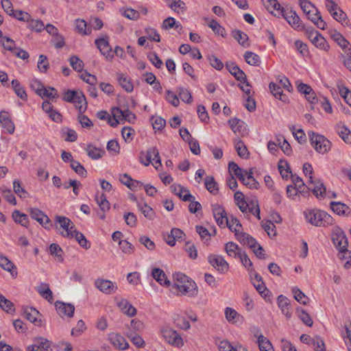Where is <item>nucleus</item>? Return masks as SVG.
Returning a JSON list of instances; mask_svg holds the SVG:
<instances>
[{
	"instance_id": "f257e3e1",
	"label": "nucleus",
	"mask_w": 351,
	"mask_h": 351,
	"mask_svg": "<svg viewBox=\"0 0 351 351\" xmlns=\"http://www.w3.org/2000/svg\"><path fill=\"white\" fill-rule=\"evenodd\" d=\"M304 215L308 222L315 226H328L334 223L332 216L322 210H310L304 212Z\"/></svg>"
},
{
	"instance_id": "f03ea898",
	"label": "nucleus",
	"mask_w": 351,
	"mask_h": 351,
	"mask_svg": "<svg viewBox=\"0 0 351 351\" xmlns=\"http://www.w3.org/2000/svg\"><path fill=\"white\" fill-rule=\"evenodd\" d=\"M174 285L182 294L195 296L197 293V287L195 282L189 280L185 275L178 274Z\"/></svg>"
},
{
	"instance_id": "7ed1b4c3",
	"label": "nucleus",
	"mask_w": 351,
	"mask_h": 351,
	"mask_svg": "<svg viewBox=\"0 0 351 351\" xmlns=\"http://www.w3.org/2000/svg\"><path fill=\"white\" fill-rule=\"evenodd\" d=\"M62 99L65 101L73 103L79 112L84 113L87 108V101L82 92L68 90L64 92Z\"/></svg>"
},
{
	"instance_id": "20e7f679",
	"label": "nucleus",
	"mask_w": 351,
	"mask_h": 351,
	"mask_svg": "<svg viewBox=\"0 0 351 351\" xmlns=\"http://www.w3.org/2000/svg\"><path fill=\"white\" fill-rule=\"evenodd\" d=\"M308 134L311 144L317 152L325 154L330 150L331 143L324 136L312 131L308 132Z\"/></svg>"
},
{
	"instance_id": "39448f33",
	"label": "nucleus",
	"mask_w": 351,
	"mask_h": 351,
	"mask_svg": "<svg viewBox=\"0 0 351 351\" xmlns=\"http://www.w3.org/2000/svg\"><path fill=\"white\" fill-rule=\"evenodd\" d=\"M326 8L334 19L341 23L343 26H348L349 21L344 12L334 0H327Z\"/></svg>"
},
{
	"instance_id": "423d86ee",
	"label": "nucleus",
	"mask_w": 351,
	"mask_h": 351,
	"mask_svg": "<svg viewBox=\"0 0 351 351\" xmlns=\"http://www.w3.org/2000/svg\"><path fill=\"white\" fill-rule=\"evenodd\" d=\"M160 332L162 336L171 346L176 348H181L184 345V341L179 333L172 328L165 326L161 328Z\"/></svg>"
},
{
	"instance_id": "0eeeda50",
	"label": "nucleus",
	"mask_w": 351,
	"mask_h": 351,
	"mask_svg": "<svg viewBox=\"0 0 351 351\" xmlns=\"http://www.w3.org/2000/svg\"><path fill=\"white\" fill-rule=\"evenodd\" d=\"M279 15L282 16L294 29L298 31L304 29V25L302 23V21L300 20L295 11L293 10L291 8L290 10L288 8L281 10L279 12Z\"/></svg>"
},
{
	"instance_id": "6e6552de",
	"label": "nucleus",
	"mask_w": 351,
	"mask_h": 351,
	"mask_svg": "<svg viewBox=\"0 0 351 351\" xmlns=\"http://www.w3.org/2000/svg\"><path fill=\"white\" fill-rule=\"evenodd\" d=\"M209 263L219 273L224 274L229 269V264L223 256L218 254H210L208 256Z\"/></svg>"
},
{
	"instance_id": "1a4fd4ad",
	"label": "nucleus",
	"mask_w": 351,
	"mask_h": 351,
	"mask_svg": "<svg viewBox=\"0 0 351 351\" xmlns=\"http://www.w3.org/2000/svg\"><path fill=\"white\" fill-rule=\"evenodd\" d=\"M31 217L36 220L44 228L50 230L53 226L51 219L42 210L32 208L29 209Z\"/></svg>"
},
{
	"instance_id": "9d476101",
	"label": "nucleus",
	"mask_w": 351,
	"mask_h": 351,
	"mask_svg": "<svg viewBox=\"0 0 351 351\" xmlns=\"http://www.w3.org/2000/svg\"><path fill=\"white\" fill-rule=\"evenodd\" d=\"M332 241L339 251L348 248V241L347 237L344 232L339 227L332 233Z\"/></svg>"
},
{
	"instance_id": "9b49d317",
	"label": "nucleus",
	"mask_w": 351,
	"mask_h": 351,
	"mask_svg": "<svg viewBox=\"0 0 351 351\" xmlns=\"http://www.w3.org/2000/svg\"><path fill=\"white\" fill-rule=\"evenodd\" d=\"M55 306L58 314L61 317L71 318L73 317L75 306L73 304L58 300L55 302Z\"/></svg>"
},
{
	"instance_id": "f8f14e48",
	"label": "nucleus",
	"mask_w": 351,
	"mask_h": 351,
	"mask_svg": "<svg viewBox=\"0 0 351 351\" xmlns=\"http://www.w3.org/2000/svg\"><path fill=\"white\" fill-rule=\"evenodd\" d=\"M55 221L60 224V228L64 229L65 232H62V236L64 237H69L72 236V231L75 227L73 222L67 217L64 216L56 215L55 217Z\"/></svg>"
},
{
	"instance_id": "ddd939ff",
	"label": "nucleus",
	"mask_w": 351,
	"mask_h": 351,
	"mask_svg": "<svg viewBox=\"0 0 351 351\" xmlns=\"http://www.w3.org/2000/svg\"><path fill=\"white\" fill-rule=\"evenodd\" d=\"M95 44L99 51L106 56V59L112 60L114 57L112 53V48L108 42V37L97 38L95 41Z\"/></svg>"
},
{
	"instance_id": "4468645a",
	"label": "nucleus",
	"mask_w": 351,
	"mask_h": 351,
	"mask_svg": "<svg viewBox=\"0 0 351 351\" xmlns=\"http://www.w3.org/2000/svg\"><path fill=\"white\" fill-rule=\"evenodd\" d=\"M35 83L37 84L38 88L36 89V93L40 96L42 98L47 97L51 99H56L58 98V91L53 87H48L47 88L43 86V84L35 80Z\"/></svg>"
},
{
	"instance_id": "2eb2a0df",
	"label": "nucleus",
	"mask_w": 351,
	"mask_h": 351,
	"mask_svg": "<svg viewBox=\"0 0 351 351\" xmlns=\"http://www.w3.org/2000/svg\"><path fill=\"white\" fill-rule=\"evenodd\" d=\"M95 287L106 294L114 293L117 290L116 283L108 280L97 279L95 282Z\"/></svg>"
},
{
	"instance_id": "dca6fc26",
	"label": "nucleus",
	"mask_w": 351,
	"mask_h": 351,
	"mask_svg": "<svg viewBox=\"0 0 351 351\" xmlns=\"http://www.w3.org/2000/svg\"><path fill=\"white\" fill-rule=\"evenodd\" d=\"M227 70L240 82H246V75L234 62H227Z\"/></svg>"
},
{
	"instance_id": "f3484780",
	"label": "nucleus",
	"mask_w": 351,
	"mask_h": 351,
	"mask_svg": "<svg viewBox=\"0 0 351 351\" xmlns=\"http://www.w3.org/2000/svg\"><path fill=\"white\" fill-rule=\"evenodd\" d=\"M213 213L217 223L221 227L229 225L227 214L223 207L215 206L213 208Z\"/></svg>"
},
{
	"instance_id": "a211bd4d",
	"label": "nucleus",
	"mask_w": 351,
	"mask_h": 351,
	"mask_svg": "<svg viewBox=\"0 0 351 351\" xmlns=\"http://www.w3.org/2000/svg\"><path fill=\"white\" fill-rule=\"evenodd\" d=\"M24 317L30 322L34 323L36 326H42V320L39 318L41 316L39 311L36 308L30 307L24 309Z\"/></svg>"
},
{
	"instance_id": "6ab92c4d",
	"label": "nucleus",
	"mask_w": 351,
	"mask_h": 351,
	"mask_svg": "<svg viewBox=\"0 0 351 351\" xmlns=\"http://www.w3.org/2000/svg\"><path fill=\"white\" fill-rule=\"evenodd\" d=\"M109 340L110 343L117 348L119 350H126L129 348V343L126 341L125 339L119 334L110 333L109 335Z\"/></svg>"
},
{
	"instance_id": "aec40b11",
	"label": "nucleus",
	"mask_w": 351,
	"mask_h": 351,
	"mask_svg": "<svg viewBox=\"0 0 351 351\" xmlns=\"http://www.w3.org/2000/svg\"><path fill=\"white\" fill-rule=\"evenodd\" d=\"M330 207L335 213L340 216H348L351 213L350 208L340 202H331Z\"/></svg>"
},
{
	"instance_id": "412c9836",
	"label": "nucleus",
	"mask_w": 351,
	"mask_h": 351,
	"mask_svg": "<svg viewBox=\"0 0 351 351\" xmlns=\"http://www.w3.org/2000/svg\"><path fill=\"white\" fill-rule=\"evenodd\" d=\"M0 123L1 125L5 128L9 134L14 133L15 127L7 112H0Z\"/></svg>"
},
{
	"instance_id": "4be33fe9",
	"label": "nucleus",
	"mask_w": 351,
	"mask_h": 351,
	"mask_svg": "<svg viewBox=\"0 0 351 351\" xmlns=\"http://www.w3.org/2000/svg\"><path fill=\"white\" fill-rule=\"evenodd\" d=\"M278 307L280 308L282 313L287 317L291 316V306L289 300L287 297L280 295L277 298Z\"/></svg>"
},
{
	"instance_id": "5701e85b",
	"label": "nucleus",
	"mask_w": 351,
	"mask_h": 351,
	"mask_svg": "<svg viewBox=\"0 0 351 351\" xmlns=\"http://www.w3.org/2000/svg\"><path fill=\"white\" fill-rule=\"evenodd\" d=\"M152 277L161 285L169 287L170 281L168 280L167 275L160 268H154L152 271Z\"/></svg>"
},
{
	"instance_id": "b1692460",
	"label": "nucleus",
	"mask_w": 351,
	"mask_h": 351,
	"mask_svg": "<svg viewBox=\"0 0 351 351\" xmlns=\"http://www.w3.org/2000/svg\"><path fill=\"white\" fill-rule=\"evenodd\" d=\"M122 313L129 317H134L136 314V309L126 299H121L117 304Z\"/></svg>"
},
{
	"instance_id": "393cba45",
	"label": "nucleus",
	"mask_w": 351,
	"mask_h": 351,
	"mask_svg": "<svg viewBox=\"0 0 351 351\" xmlns=\"http://www.w3.org/2000/svg\"><path fill=\"white\" fill-rule=\"evenodd\" d=\"M236 237L240 241V243L247 245L251 249L256 247V245L258 244L255 239H254L247 233L243 232L237 233Z\"/></svg>"
},
{
	"instance_id": "a878e982",
	"label": "nucleus",
	"mask_w": 351,
	"mask_h": 351,
	"mask_svg": "<svg viewBox=\"0 0 351 351\" xmlns=\"http://www.w3.org/2000/svg\"><path fill=\"white\" fill-rule=\"evenodd\" d=\"M117 81L121 88L128 93L132 92L134 86L131 82L130 77L128 75H124L123 73H117Z\"/></svg>"
},
{
	"instance_id": "bb28decb",
	"label": "nucleus",
	"mask_w": 351,
	"mask_h": 351,
	"mask_svg": "<svg viewBox=\"0 0 351 351\" xmlns=\"http://www.w3.org/2000/svg\"><path fill=\"white\" fill-rule=\"evenodd\" d=\"M0 267L4 270L10 272L13 277H16L17 276V271L16 270L13 271L14 269H16V266L8 258V257L3 254H0Z\"/></svg>"
},
{
	"instance_id": "cd10ccee",
	"label": "nucleus",
	"mask_w": 351,
	"mask_h": 351,
	"mask_svg": "<svg viewBox=\"0 0 351 351\" xmlns=\"http://www.w3.org/2000/svg\"><path fill=\"white\" fill-rule=\"evenodd\" d=\"M311 42L317 47L326 51L329 50L330 46L326 40L317 32V34L312 38Z\"/></svg>"
},
{
	"instance_id": "c85d7f7f",
	"label": "nucleus",
	"mask_w": 351,
	"mask_h": 351,
	"mask_svg": "<svg viewBox=\"0 0 351 351\" xmlns=\"http://www.w3.org/2000/svg\"><path fill=\"white\" fill-rule=\"evenodd\" d=\"M271 93L276 98L283 102L288 101V97L282 93V88L274 82H271L269 85Z\"/></svg>"
},
{
	"instance_id": "c756f323",
	"label": "nucleus",
	"mask_w": 351,
	"mask_h": 351,
	"mask_svg": "<svg viewBox=\"0 0 351 351\" xmlns=\"http://www.w3.org/2000/svg\"><path fill=\"white\" fill-rule=\"evenodd\" d=\"M37 291L46 300L49 302H52L53 293L49 289V286L47 283H40V285L37 287Z\"/></svg>"
},
{
	"instance_id": "7c9ffc66",
	"label": "nucleus",
	"mask_w": 351,
	"mask_h": 351,
	"mask_svg": "<svg viewBox=\"0 0 351 351\" xmlns=\"http://www.w3.org/2000/svg\"><path fill=\"white\" fill-rule=\"evenodd\" d=\"M225 251L229 256L237 258L242 252L241 249L235 243L232 241L226 243Z\"/></svg>"
},
{
	"instance_id": "2f4dec72",
	"label": "nucleus",
	"mask_w": 351,
	"mask_h": 351,
	"mask_svg": "<svg viewBox=\"0 0 351 351\" xmlns=\"http://www.w3.org/2000/svg\"><path fill=\"white\" fill-rule=\"evenodd\" d=\"M73 237H75L79 245L84 249L88 250L90 247V243L86 240L84 235L75 228L72 231V236H69L68 238Z\"/></svg>"
},
{
	"instance_id": "473e14b6",
	"label": "nucleus",
	"mask_w": 351,
	"mask_h": 351,
	"mask_svg": "<svg viewBox=\"0 0 351 351\" xmlns=\"http://www.w3.org/2000/svg\"><path fill=\"white\" fill-rule=\"evenodd\" d=\"M232 36L243 47H247L250 46L248 43V36L241 30L234 29L232 31Z\"/></svg>"
},
{
	"instance_id": "72a5a7b5",
	"label": "nucleus",
	"mask_w": 351,
	"mask_h": 351,
	"mask_svg": "<svg viewBox=\"0 0 351 351\" xmlns=\"http://www.w3.org/2000/svg\"><path fill=\"white\" fill-rule=\"evenodd\" d=\"M205 186L213 195H216L219 192V185L213 176H208L205 178Z\"/></svg>"
},
{
	"instance_id": "f704fd0d",
	"label": "nucleus",
	"mask_w": 351,
	"mask_h": 351,
	"mask_svg": "<svg viewBox=\"0 0 351 351\" xmlns=\"http://www.w3.org/2000/svg\"><path fill=\"white\" fill-rule=\"evenodd\" d=\"M11 84L16 95L23 101H26L27 99V93L24 88L21 85L19 81L18 80H13Z\"/></svg>"
},
{
	"instance_id": "c9c22d12",
	"label": "nucleus",
	"mask_w": 351,
	"mask_h": 351,
	"mask_svg": "<svg viewBox=\"0 0 351 351\" xmlns=\"http://www.w3.org/2000/svg\"><path fill=\"white\" fill-rule=\"evenodd\" d=\"M185 236L184 232L180 228H173L171 229L170 232L171 240L167 241V244L170 246H174L176 245V241H180L182 239L183 237Z\"/></svg>"
},
{
	"instance_id": "e433bc0d",
	"label": "nucleus",
	"mask_w": 351,
	"mask_h": 351,
	"mask_svg": "<svg viewBox=\"0 0 351 351\" xmlns=\"http://www.w3.org/2000/svg\"><path fill=\"white\" fill-rule=\"evenodd\" d=\"M86 150L88 156L93 160H97L100 158L105 153L104 149L97 148L91 144L87 146Z\"/></svg>"
},
{
	"instance_id": "4c0bfd02",
	"label": "nucleus",
	"mask_w": 351,
	"mask_h": 351,
	"mask_svg": "<svg viewBox=\"0 0 351 351\" xmlns=\"http://www.w3.org/2000/svg\"><path fill=\"white\" fill-rule=\"evenodd\" d=\"M336 130L345 143H351V132L346 126L338 125Z\"/></svg>"
},
{
	"instance_id": "58836bf2",
	"label": "nucleus",
	"mask_w": 351,
	"mask_h": 351,
	"mask_svg": "<svg viewBox=\"0 0 351 351\" xmlns=\"http://www.w3.org/2000/svg\"><path fill=\"white\" fill-rule=\"evenodd\" d=\"M258 344L260 351H274L270 341L261 334L258 335Z\"/></svg>"
},
{
	"instance_id": "ea45409f",
	"label": "nucleus",
	"mask_w": 351,
	"mask_h": 351,
	"mask_svg": "<svg viewBox=\"0 0 351 351\" xmlns=\"http://www.w3.org/2000/svg\"><path fill=\"white\" fill-rule=\"evenodd\" d=\"M330 33V37L332 38V39L336 42L339 46L340 47H345V45H348L349 44V41L347 40L343 36L341 33H339V32H337V30L335 29H331L330 30L329 32Z\"/></svg>"
},
{
	"instance_id": "a19ab883",
	"label": "nucleus",
	"mask_w": 351,
	"mask_h": 351,
	"mask_svg": "<svg viewBox=\"0 0 351 351\" xmlns=\"http://www.w3.org/2000/svg\"><path fill=\"white\" fill-rule=\"evenodd\" d=\"M12 217L16 223L26 227L29 223V219L27 215L21 213L19 210H14L12 213Z\"/></svg>"
},
{
	"instance_id": "79ce46f5",
	"label": "nucleus",
	"mask_w": 351,
	"mask_h": 351,
	"mask_svg": "<svg viewBox=\"0 0 351 351\" xmlns=\"http://www.w3.org/2000/svg\"><path fill=\"white\" fill-rule=\"evenodd\" d=\"M234 147L237 152L238 155L241 158H247L248 157L249 152L247 151L246 146L244 145V143L241 140H235Z\"/></svg>"
},
{
	"instance_id": "37998d69",
	"label": "nucleus",
	"mask_w": 351,
	"mask_h": 351,
	"mask_svg": "<svg viewBox=\"0 0 351 351\" xmlns=\"http://www.w3.org/2000/svg\"><path fill=\"white\" fill-rule=\"evenodd\" d=\"M0 44L5 50L9 51L12 53L16 51L17 48L15 41L8 36L2 38V39L0 40Z\"/></svg>"
},
{
	"instance_id": "c03bdc74",
	"label": "nucleus",
	"mask_w": 351,
	"mask_h": 351,
	"mask_svg": "<svg viewBox=\"0 0 351 351\" xmlns=\"http://www.w3.org/2000/svg\"><path fill=\"white\" fill-rule=\"evenodd\" d=\"M153 149H157L156 147L149 148L146 152H141L140 156L141 162L145 166H148L152 160L154 156Z\"/></svg>"
},
{
	"instance_id": "a18cd8bd",
	"label": "nucleus",
	"mask_w": 351,
	"mask_h": 351,
	"mask_svg": "<svg viewBox=\"0 0 351 351\" xmlns=\"http://www.w3.org/2000/svg\"><path fill=\"white\" fill-rule=\"evenodd\" d=\"M0 306L8 313H12L14 312V304L9 300L6 299L2 294L0 293Z\"/></svg>"
},
{
	"instance_id": "49530a36",
	"label": "nucleus",
	"mask_w": 351,
	"mask_h": 351,
	"mask_svg": "<svg viewBox=\"0 0 351 351\" xmlns=\"http://www.w3.org/2000/svg\"><path fill=\"white\" fill-rule=\"evenodd\" d=\"M208 27L211 28L216 34L220 35L223 38L226 37L227 34L225 28L220 25L216 20H211L208 24Z\"/></svg>"
},
{
	"instance_id": "de8ad7c7",
	"label": "nucleus",
	"mask_w": 351,
	"mask_h": 351,
	"mask_svg": "<svg viewBox=\"0 0 351 351\" xmlns=\"http://www.w3.org/2000/svg\"><path fill=\"white\" fill-rule=\"evenodd\" d=\"M299 4L302 11L306 15L310 14L311 12H316V10H318L312 3L307 0H299Z\"/></svg>"
},
{
	"instance_id": "09e8293b",
	"label": "nucleus",
	"mask_w": 351,
	"mask_h": 351,
	"mask_svg": "<svg viewBox=\"0 0 351 351\" xmlns=\"http://www.w3.org/2000/svg\"><path fill=\"white\" fill-rule=\"evenodd\" d=\"M291 180L294 184L293 187L299 191L300 193H303L305 192L306 188H307L303 182V180L298 176L295 174L291 175Z\"/></svg>"
},
{
	"instance_id": "8fccbe9b",
	"label": "nucleus",
	"mask_w": 351,
	"mask_h": 351,
	"mask_svg": "<svg viewBox=\"0 0 351 351\" xmlns=\"http://www.w3.org/2000/svg\"><path fill=\"white\" fill-rule=\"evenodd\" d=\"M244 58L247 64L252 66H258L261 62L260 57L252 51H246L244 54Z\"/></svg>"
},
{
	"instance_id": "3c124183",
	"label": "nucleus",
	"mask_w": 351,
	"mask_h": 351,
	"mask_svg": "<svg viewBox=\"0 0 351 351\" xmlns=\"http://www.w3.org/2000/svg\"><path fill=\"white\" fill-rule=\"evenodd\" d=\"M137 206L146 218L152 219L154 217L155 213L154 210L147 204L144 203L143 204H141L137 202Z\"/></svg>"
},
{
	"instance_id": "603ef678",
	"label": "nucleus",
	"mask_w": 351,
	"mask_h": 351,
	"mask_svg": "<svg viewBox=\"0 0 351 351\" xmlns=\"http://www.w3.org/2000/svg\"><path fill=\"white\" fill-rule=\"evenodd\" d=\"M338 257L341 260H345L344 263L345 268H350L351 267V251L346 250H339L338 253Z\"/></svg>"
},
{
	"instance_id": "864d4df0",
	"label": "nucleus",
	"mask_w": 351,
	"mask_h": 351,
	"mask_svg": "<svg viewBox=\"0 0 351 351\" xmlns=\"http://www.w3.org/2000/svg\"><path fill=\"white\" fill-rule=\"evenodd\" d=\"M26 22L27 27L32 30L40 32L45 28L44 23L40 20H34L30 17L29 21Z\"/></svg>"
},
{
	"instance_id": "5fc2aeb1",
	"label": "nucleus",
	"mask_w": 351,
	"mask_h": 351,
	"mask_svg": "<svg viewBox=\"0 0 351 351\" xmlns=\"http://www.w3.org/2000/svg\"><path fill=\"white\" fill-rule=\"evenodd\" d=\"M311 21L318 27L322 30L325 29L327 27L326 23L322 19L319 10H316L314 14V17L312 18Z\"/></svg>"
},
{
	"instance_id": "6e6d98bb",
	"label": "nucleus",
	"mask_w": 351,
	"mask_h": 351,
	"mask_svg": "<svg viewBox=\"0 0 351 351\" xmlns=\"http://www.w3.org/2000/svg\"><path fill=\"white\" fill-rule=\"evenodd\" d=\"M230 173H233L239 180H244V175L242 173L241 169L234 162L231 161L228 164Z\"/></svg>"
},
{
	"instance_id": "4d7b16f0",
	"label": "nucleus",
	"mask_w": 351,
	"mask_h": 351,
	"mask_svg": "<svg viewBox=\"0 0 351 351\" xmlns=\"http://www.w3.org/2000/svg\"><path fill=\"white\" fill-rule=\"evenodd\" d=\"M169 7L177 13L183 12L186 9L185 3L182 0H171Z\"/></svg>"
},
{
	"instance_id": "13d9d810",
	"label": "nucleus",
	"mask_w": 351,
	"mask_h": 351,
	"mask_svg": "<svg viewBox=\"0 0 351 351\" xmlns=\"http://www.w3.org/2000/svg\"><path fill=\"white\" fill-rule=\"evenodd\" d=\"M278 145L281 148L282 151L287 155L289 156L291 154V147L288 141L283 137L277 138Z\"/></svg>"
},
{
	"instance_id": "bf43d9fd",
	"label": "nucleus",
	"mask_w": 351,
	"mask_h": 351,
	"mask_svg": "<svg viewBox=\"0 0 351 351\" xmlns=\"http://www.w3.org/2000/svg\"><path fill=\"white\" fill-rule=\"evenodd\" d=\"M38 70L41 73H46L49 67V63L47 58L45 55H40L37 65Z\"/></svg>"
},
{
	"instance_id": "052dcab7",
	"label": "nucleus",
	"mask_w": 351,
	"mask_h": 351,
	"mask_svg": "<svg viewBox=\"0 0 351 351\" xmlns=\"http://www.w3.org/2000/svg\"><path fill=\"white\" fill-rule=\"evenodd\" d=\"M292 292L293 293L294 298L300 304L304 305L307 304L308 298L305 295V294L298 288L294 287L292 289Z\"/></svg>"
},
{
	"instance_id": "680f3d73",
	"label": "nucleus",
	"mask_w": 351,
	"mask_h": 351,
	"mask_svg": "<svg viewBox=\"0 0 351 351\" xmlns=\"http://www.w3.org/2000/svg\"><path fill=\"white\" fill-rule=\"evenodd\" d=\"M297 313L299 318L302 321V322L308 326H311L313 325V320L310 317L309 314L304 310L301 308L297 309Z\"/></svg>"
},
{
	"instance_id": "e2e57ef3",
	"label": "nucleus",
	"mask_w": 351,
	"mask_h": 351,
	"mask_svg": "<svg viewBox=\"0 0 351 351\" xmlns=\"http://www.w3.org/2000/svg\"><path fill=\"white\" fill-rule=\"evenodd\" d=\"M69 62L71 66L75 71L80 72L83 70L84 62L78 57L75 56L71 57L69 59Z\"/></svg>"
},
{
	"instance_id": "0e129e2a",
	"label": "nucleus",
	"mask_w": 351,
	"mask_h": 351,
	"mask_svg": "<svg viewBox=\"0 0 351 351\" xmlns=\"http://www.w3.org/2000/svg\"><path fill=\"white\" fill-rule=\"evenodd\" d=\"M71 169L79 176L82 177H86L87 176V171L85 169V168L78 162L76 160H74L71 163L70 165Z\"/></svg>"
},
{
	"instance_id": "69168bd1",
	"label": "nucleus",
	"mask_w": 351,
	"mask_h": 351,
	"mask_svg": "<svg viewBox=\"0 0 351 351\" xmlns=\"http://www.w3.org/2000/svg\"><path fill=\"white\" fill-rule=\"evenodd\" d=\"M229 124L234 133H239L243 126V121L241 119L234 118L229 120Z\"/></svg>"
},
{
	"instance_id": "338daca9",
	"label": "nucleus",
	"mask_w": 351,
	"mask_h": 351,
	"mask_svg": "<svg viewBox=\"0 0 351 351\" xmlns=\"http://www.w3.org/2000/svg\"><path fill=\"white\" fill-rule=\"evenodd\" d=\"M96 201L101 212H106L110 209V203L106 199V197L104 193H102L99 197H97Z\"/></svg>"
},
{
	"instance_id": "774afa93",
	"label": "nucleus",
	"mask_w": 351,
	"mask_h": 351,
	"mask_svg": "<svg viewBox=\"0 0 351 351\" xmlns=\"http://www.w3.org/2000/svg\"><path fill=\"white\" fill-rule=\"evenodd\" d=\"M178 94L181 99L189 104L193 101V98L191 93L185 88L180 87Z\"/></svg>"
}]
</instances>
